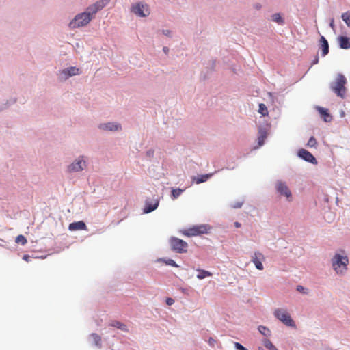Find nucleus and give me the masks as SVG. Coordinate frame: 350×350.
I'll use <instances>...</instances> for the list:
<instances>
[{
	"instance_id": "obj_1",
	"label": "nucleus",
	"mask_w": 350,
	"mask_h": 350,
	"mask_svg": "<svg viewBox=\"0 0 350 350\" xmlns=\"http://www.w3.org/2000/svg\"><path fill=\"white\" fill-rule=\"evenodd\" d=\"M93 18V16L86 10L83 13L78 14L69 23L71 29L79 28L87 25Z\"/></svg>"
},
{
	"instance_id": "obj_2",
	"label": "nucleus",
	"mask_w": 350,
	"mask_h": 350,
	"mask_svg": "<svg viewBox=\"0 0 350 350\" xmlns=\"http://www.w3.org/2000/svg\"><path fill=\"white\" fill-rule=\"evenodd\" d=\"M348 262L347 256L339 254H336L332 258V267L338 274H342L346 271Z\"/></svg>"
},
{
	"instance_id": "obj_3",
	"label": "nucleus",
	"mask_w": 350,
	"mask_h": 350,
	"mask_svg": "<svg viewBox=\"0 0 350 350\" xmlns=\"http://www.w3.org/2000/svg\"><path fill=\"white\" fill-rule=\"evenodd\" d=\"M347 83V79L342 75H338L336 81L331 85L332 90L338 96L345 98L346 88L345 87Z\"/></svg>"
},
{
	"instance_id": "obj_4",
	"label": "nucleus",
	"mask_w": 350,
	"mask_h": 350,
	"mask_svg": "<svg viewBox=\"0 0 350 350\" xmlns=\"http://www.w3.org/2000/svg\"><path fill=\"white\" fill-rule=\"evenodd\" d=\"M210 229V226L207 224L196 225L187 229L184 232V234L188 237L198 236L202 234H207Z\"/></svg>"
},
{
	"instance_id": "obj_5",
	"label": "nucleus",
	"mask_w": 350,
	"mask_h": 350,
	"mask_svg": "<svg viewBox=\"0 0 350 350\" xmlns=\"http://www.w3.org/2000/svg\"><path fill=\"white\" fill-rule=\"evenodd\" d=\"M274 315L286 325L293 327H295V322L285 310L278 308L274 311Z\"/></svg>"
},
{
	"instance_id": "obj_6",
	"label": "nucleus",
	"mask_w": 350,
	"mask_h": 350,
	"mask_svg": "<svg viewBox=\"0 0 350 350\" xmlns=\"http://www.w3.org/2000/svg\"><path fill=\"white\" fill-rule=\"evenodd\" d=\"M170 245L172 250L177 253H184L187 252V243L178 238L172 237L170 239Z\"/></svg>"
},
{
	"instance_id": "obj_7",
	"label": "nucleus",
	"mask_w": 350,
	"mask_h": 350,
	"mask_svg": "<svg viewBox=\"0 0 350 350\" xmlns=\"http://www.w3.org/2000/svg\"><path fill=\"white\" fill-rule=\"evenodd\" d=\"M131 11L140 17H145L150 14L148 6L143 3H137L131 7Z\"/></svg>"
},
{
	"instance_id": "obj_8",
	"label": "nucleus",
	"mask_w": 350,
	"mask_h": 350,
	"mask_svg": "<svg viewBox=\"0 0 350 350\" xmlns=\"http://www.w3.org/2000/svg\"><path fill=\"white\" fill-rule=\"evenodd\" d=\"M109 0L98 1L95 3L90 5L86 10L90 14L91 16L94 17V15L97 12L101 10L104 7H105L109 3Z\"/></svg>"
},
{
	"instance_id": "obj_9",
	"label": "nucleus",
	"mask_w": 350,
	"mask_h": 350,
	"mask_svg": "<svg viewBox=\"0 0 350 350\" xmlns=\"http://www.w3.org/2000/svg\"><path fill=\"white\" fill-rule=\"evenodd\" d=\"M85 167V161L83 160V157H79L78 159L68 165V170L70 172H79L83 170Z\"/></svg>"
},
{
	"instance_id": "obj_10",
	"label": "nucleus",
	"mask_w": 350,
	"mask_h": 350,
	"mask_svg": "<svg viewBox=\"0 0 350 350\" xmlns=\"http://www.w3.org/2000/svg\"><path fill=\"white\" fill-rule=\"evenodd\" d=\"M265 260L264 255L259 252H255L253 256L252 257V261L255 265V267L258 270H262L264 269L262 261Z\"/></svg>"
},
{
	"instance_id": "obj_11",
	"label": "nucleus",
	"mask_w": 350,
	"mask_h": 350,
	"mask_svg": "<svg viewBox=\"0 0 350 350\" xmlns=\"http://www.w3.org/2000/svg\"><path fill=\"white\" fill-rule=\"evenodd\" d=\"M298 155L305 161L310 162L313 164H317V161L315 157L307 150L301 148L298 152Z\"/></svg>"
},
{
	"instance_id": "obj_12",
	"label": "nucleus",
	"mask_w": 350,
	"mask_h": 350,
	"mask_svg": "<svg viewBox=\"0 0 350 350\" xmlns=\"http://www.w3.org/2000/svg\"><path fill=\"white\" fill-rule=\"evenodd\" d=\"M276 189L280 194L285 196L287 198L291 197V192L285 183L278 182L276 185Z\"/></svg>"
},
{
	"instance_id": "obj_13",
	"label": "nucleus",
	"mask_w": 350,
	"mask_h": 350,
	"mask_svg": "<svg viewBox=\"0 0 350 350\" xmlns=\"http://www.w3.org/2000/svg\"><path fill=\"white\" fill-rule=\"evenodd\" d=\"M62 75H64V79H68L69 77H72V76H75V75H79V69L75 67V66H72V67H70V68H68L66 69H64L62 71Z\"/></svg>"
},
{
	"instance_id": "obj_14",
	"label": "nucleus",
	"mask_w": 350,
	"mask_h": 350,
	"mask_svg": "<svg viewBox=\"0 0 350 350\" xmlns=\"http://www.w3.org/2000/svg\"><path fill=\"white\" fill-rule=\"evenodd\" d=\"M87 227L83 221H79L77 222H73L69 224L68 229L71 231L75 230H85Z\"/></svg>"
},
{
	"instance_id": "obj_15",
	"label": "nucleus",
	"mask_w": 350,
	"mask_h": 350,
	"mask_svg": "<svg viewBox=\"0 0 350 350\" xmlns=\"http://www.w3.org/2000/svg\"><path fill=\"white\" fill-rule=\"evenodd\" d=\"M99 128L103 130H107V131H118L121 129V126L119 124H114L111 122L106 123V124H101L99 126Z\"/></svg>"
},
{
	"instance_id": "obj_16",
	"label": "nucleus",
	"mask_w": 350,
	"mask_h": 350,
	"mask_svg": "<svg viewBox=\"0 0 350 350\" xmlns=\"http://www.w3.org/2000/svg\"><path fill=\"white\" fill-rule=\"evenodd\" d=\"M338 41L341 49H348L350 48V40L349 38L346 36H339Z\"/></svg>"
},
{
	"instance_id": "obj_17",
	"label": "nucleus",
	"mask_w": 350,
	"mask_h": 350,
	"mask_svg": "<svg viewBox=\"0 0 350 350\" xmlns=\"http://www.w3.org/2000/svg\"><path fill=\"white\" fill-rule=\"evenodd\" d=\"M213 173L198 175L193 178V181L196 184H200L207 181L212 176Z\"/></svg>"
},
{
	"instance_id": "obj_18",
	"label": "nucleus",
	"mask_w": 350,
	"mask_h": 350,
	"mask_svg": "<svg viewBox=\"0 0 350 350\" xmlns=\"http://www.w3.org/2000/svg\"><path fill=\"white\" fill-rule=\"evenodd\" d=\"M259 136L258 137V144L259 146H261L264 144L265 140L267 137V132L265 129H259Z\"/></svg>"
},
{
	"instance_id": "obj_19",
	"label": "nucleus",
	"mask_w": 350,
	"mask_h": 350,
	"mask_svg": "<svg viewBox=\"0 0 350 350\" xmlns=\"http://www.w3.org/2000/svg\"><path fill=\"white\" fill-rule=\"evenodd\" d=\"M321 45L323 51V55H326L329 52V44L324 36H321L320 39Z\"/></svg>"
},
{
	"instance_id": "obj_20",
	"label": "nucleus",
	"mask_w": 350,
	"mask_h": 350,
	"mask_svg": "<svg viewBox=\"0 0 350 350\" xmlns=\"http://www.w3.org/2000/svg\"><path fill=\"white\" fill-rule=\"evenodd\" d=\"M109 325L117 327L118 329H120L122 331L128 332V328L126 325L120 321H113L110 323Z\"/></svg>"
},
{
	"instance_id": "obj_21",
	"label": "nucleus",
	"mask_w": 350,
	"mask_h": 350,
	"mask_svg": "<svg viewBox=\"0 0 350 350\" xmlns=\"http://www.w3.org/2000/svg\"><path fill=\"white\" fill-rule=\"evenodd\" d=\"M90 338L92 340V342L98 347H101V337L96 334L93 333L90 334Z\"/></svg>"
},
{
	"instance_id": "obj_22",
	"label": "nucleus",
	"mask_w": 350,
	"mask_h": 350,
	"mask_svg": "<svg viewBox=\"0 0 350 350\" xmlns=\"http://www.w3.org/2000/svg\"><path fill=\"white\" fill-rule=\"evenodd\" d=\"M198 274L197 275V278L199 280H202L206 277L212 276V273L204 269H198Z\"/></svg>"
},
{
	"instance_id": "obj_23",
	"label": "nucleus",
	"mask_w": 350,
	"mask_h": 350,
	"mask_svg": "<svg viewBox=\"0 0 350 350\" xmlns=\"http://www.w3.org/2000/svg\"><path fill=\"white\" fill-rule=\"evenodd\" d=\"M258 112L263 116H267L269 114L268 109L266 105L263 103L259 105Z\"/></svg>"
},
{
	"instance_id": "obj_24",
	"label": "nucleus",
	"mask_w": 350,
	"mask_h": 350,
	"mask_svg": "<svg viewBox=\"0 0 350 350\" xmlns=\"http://www.w3.org/2000/svg\"><path fill=\"white\" fill-rule=\"evenodd\" d=\"M184 191L183 189H181L180 188H177V189H172V197L173 199H176L177 198H178L181 194Z\"/></svg>"
},
{
	"instance_id": "obj_25",
	"label": "nucleus",
	"mask_w": 350,
	"mask_h": 350,
	"mask_svg": "<svg viewBox=\"0 0 350 350\" xmlns=\"http://www.w3.org/2000/svg\"><path fill=\"white\" fill-rule=\"evenodd\" d=\"M158 204H159L158 202H156L152 205L146 204L145 209H144V212L148 213L153 211L154 210H155L157 208Z\"/></svg>"
},
{
	"instance_id": "obj_26",
	"label": "nucleus",
	"mask_w": 350,
	"mask_h": 350,
	"mask_svg": "<svg viewBox=\"0 0 350 350\" xmlns=\"http://www.w3.org/2000/svg\"><path fill=\"white\" fill-rule=\"evenodd\" d=\"M263 344L269 350H278L275 345L268 339H265Z\"/></svg>"
},
{
	"instance_id": "obj_27",
	"label": "nucleus",
	"mask_w": 350,
	"mask_h": 350,
	"mask_svg": "<svg viewBox=\"0 0 350 350\" xmlns=\"http://www.w3.org/2000/svg\"><path fill=\"white\" fill-rule=\"evenodd\" d=\"M15 241L16 243H21L23 245H25L27 243V239L22 234L17 236Z\"/></svg>"
},
{
	"instance_id": "obj_28",
	"label": "nucleus",
	"mask_w": 350,
	"mask_h": 350,
	"mask_svg": "<svg viewBox=\"0 0 350 350\" xmlns=\"http://www.w3.org/2000/svg\"><path fill=\"white\" fill-rule=\"evenodd\" d=\"M342 18L348 27H350V12H347L342 14Z\"/></svg>"
},
{
	"instance_id": "obj_29",
	"label": "nucleus",
	"mask_w": 350,
	"mask_h": 350,
	"mask_svg": "<svg viewBox=\"0 0 350 350\" xmlns=\"http://www.w3.org/2000/svg\"><path fill=\"white\" fill-rule=\"evenodd\" d=\"M258 330H259V332H260L262 335H264V336H269V335H270V334H271L270 330H269L268 328H267L266 327L262 326V325H260V326L258 327Z\"/></svg>"
},
{
	"instance_id": "obj_30",
	"label": "nucleus",
	"mask_w": 350,
	"mask_h": 350,
	"mask_svg": "<svg viewBox=\"0 0 350 350\" xmlns=\"http://www.w3.org/2000/svg\"><path fill=\"white\" fill-rule=\"evenodd\" d=\"M317 139L314 137L312 136L309 139V140L307 143V146L310 147V148H317Z\"/></svg>"
},
{
	"instance_id": "obj_31",
	"label": "nucleus",
	"mask_w": 350,
	"mask_h": 350,
	"mask_svg": "<svg viewBox=\"0 0 350 350\" xmlns=\"http://www.w3.org/2000/svg\"><path fill=\"white\" fill-rule=\"evenodd\" d=\"M272 20L274 22L278 23H283L284 21L282 18L281 17L280 14L278 13L274 14L272 16Z\"/></svg>"
},
{
	"instance_id": "obj_32",
	"label": "nucleus",
	"mask_w": 350,
	"mask_h": 350,
	"mask_svg": "<svg viewBox=\"0 0 350 350\" xmlns=\"http://www.w3.org/2000/svg\"><path fill=\"white\" fill-rule=\"evenodd\" d=\"M234 346L237 350H247L245 347L239 342H235Z\"/></svg>"
},
{
	"instance_id": "obj_33",
	"label": "nucleus",
	"mask_w": 350,
	"mask_h": 350,
	"mask_svg": "<svg viewBox=\"0 0 350 350\" xmlns=\"http://www.w3.org/2000/svg\"><path fill=\"white\" fill-rule=\"evenodd\" d=\"M166 264L167 265H171L172 267H177L178 265L175 262L174 260H173L172 259H168L167 261H166Z\"/></svg>"
},
{
	"instance_id": "obj_34",
	"label": "nucleus",
	"mask_w": 350,
	"mask_h": 350,
	"mask_svg": "<svg viewBox=\"0 0 350 350\" xmlns=\"http://www.w3.org/2000/svg\"><path fill=\"white\" fill-rule=\"evenodd\" d=\"M319 111H320V113H321L322 115H324L325 116H327V117H329V114L327 113V110H326V109H323V108H321V109H319Z\"/></svg>"
},
{
	"instance_id": "obj_35",
	"label": "nucleus",
	"mask_w": 350,
	"mask_h": 350,
	"mask_svg": "<svg viewBox=\"0 0 350 350\" xmlns=\"http://www.w3.org/2000/svg\"><path fill=\"white\" fill-rule=\"evenodd\" d=\"M174 303V300L172 298H167V299H166V304H167L168 306H171V305H172Z\"/></svg>"
},
{
	"instance_id": "obj_36",
	"label": "nucleus",
	"mask_w": 350,
	"mask_h": 350,
	"mask_svg": "<svg viewBox=\"0 0 350 350\" xmlns=\"http://www.w3.org/2000/svg\"><path fill=\"white\" fill-rule=\"evenodd\" d=\"M23 259L25 260L26 262H29L30 260V256L27 254H25L23 256Z\"/></svg>"
},
{
	"instance_id": "obj_37",
	"label": "nucleus",
	"mask_w": 350,
	"mask_h": 350,
	"mask_svg": "<svg viewBox=\"0 0 350 350\" xmlns=\"http://www.w3.org/2000/svg\"><path fill=\"white\" fill-rule=\"evenodd\" d=\"M329 26L331 27L332 29H334L335 27V25H334V19H332L329 23Z\"/></svg>"
},
{
	"instance_id": "obj_38",
	"label": "nucleus",
	"mask_w": 350,
	"mask_h": 350,
	"mask_svg": "<svg viewBox=\"0 0 350 350\" xmlns=\"http://www.w3.org/2000/svg\"><path fill=\"white\" fill-rule=\"evenodd\" d=\"M241 203H237L236 205H234V208H240L241 206Z\"/></svg>"
},
{
	"instance_id": "obj_39",
	"label": "nucleus",
	"mask_w": 350,
	"mask_h": 350,
	"mask_svg": "<svg viewBox=\"0 0 350 350\" xmlns=\"http://www.w3.org/2000/svg\"><path fill=\"white\" fill-rule=\"evenodd\" d=\"M297 291H301L304 289V287L301 286H297Z\"/></svg>"
},
{
	"instance_id": "obj_40",
	"label": "nucleus",
	"mask_w": 350,
	"mask_h": 350,
	"mask_svg": "<svg viewBox=\"0 0 350 350\" xmlns=\"http://www.w3.org/2000/svg\"><path fill=\"white\" fill-rule=\"evenodd\" d=\"M234 226H235L237 228H239V227H240L241 224H240L239 222H235V223H234Z\"/></svg>"
},
{
	"instance_id": "obj_41",
	"label": "nucleus",
	"mask_w": 350,
	"mask_h": 350,
	"mask_svg": "<svg viewBox=\"0 0 350 350\" xmlns=\"http://www.w3.org/2000/svg\"><path fill=\"white\" fill-rule=\"evenodd\" d=\"M318 61H319V58L318 57H316V59H314L313 64H317L318 63Z\"/></svg>"
},
{
	"instance_id": "obj_42",
	"label": "nucleus",
	"mask_w": 350,
	"mask_h": 350,
	"mask_svg": "<svg viewBox=\"0 0 350 350\" xmlns=\"http://www.w3.org/2000/svg\"><path fill=\"white\" fill-rule=\"evenodd\" d=\"M163 33L165 34V35H168V33H170L169 31H164Z\"/></svg>"
},
{
	"instance_id": "obj_43",
	"label": "nucleus",
	"mask_w": 350,
	"mask_h": 350,
	"mask_svg": "<svg viewBox=\"0 0 350 350\" xmlns=\"http://www.w3.org/2000/svg\"><path fill=\"white\" fill-rule=\"evenodd\" d=\"M163 50H164V51H165V53H166V52H167V48H166V47H164Z\"/></svg>"
},
{
	"instance_id": "obj_44",
	"label": "nucleus",
	"mask_w": 350,
	"mask_h": 350,
	"mask_svg": "<svg viewBox=\"0 0 350 350\" xmlns=\"http://www.w3.org/2000/svg\"><path fill=\"white\" fill-rule=\"evenodd\" d=\"M213 340L212 338H210V339H209L210 342H213Z\"/></svg>"
},
{
	"instance_id": "obj_45",
	"label": "nucleus",
	"mask_w": 350,
	"mask_h": 350,
	"mask_svg": "<svg viewBox=\"0 0 350 350\" xmlns=\"http://www.w3.org/2000/svg\"><path fill=\"white\" fill-rule=\"evenodd\" d=\"M213 340L212 338H210V339H209L210 342H213Z\"/></svg>"
}]
</instances>
